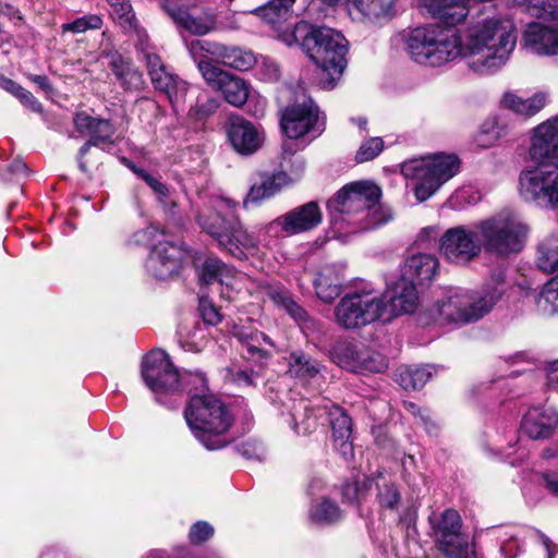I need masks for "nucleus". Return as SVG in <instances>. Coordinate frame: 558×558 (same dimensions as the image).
<instances>
[{
  "label": "nucleus",
  "mask_w": 558,
  "mask_h": 558,
  "mask_svg": "<svg viewBox=\"0 0 558 558\" xmlns=\"http://www.w3.org/2000/svg\"><path fill=\"white\" fill-rule=\"evenodd\" d=\"M517 43L512 21L496 15H478L464 31L462 45L468 66L480 75L495 73L506 64Z\"/></svg>",
  "instance_id": "f257e3e1"
},
{
  "label": "nucleus",
  "mask_w": 558,
  "mask_h": 558,
  "mask_svg": "<svg viewBox=\"0 0 558 558\" xmlns=\"http://www.w3.org/2000/svg\"><path fill=\"white\" fill-rule=\"evenodd\" d=\"M279 36L288 46L301 40L303 50L319 70L320 87L332 89L336 86L347 66L348 41L340 33L299 22L293 28L287 26Z\"/></svg>",
  "instance_id": "f03ea898"
},
{
  "label": "nucleus",
  "mask_w": 558,
  "mask_h": 558,
  "mask_svg": "<svg viewBox=\"0 0 558 558\" xmlns=\"http://www.w3.org/2000/svg\"><path fill=\"white\" fill-rule=\"evenodd\" d=\"M404 47L412 60L428 66H441L465 57L462 37L454 27H416L407 35Z\"/></svg>",
  "instance_id": "7ed1b4c3"
},
{
  "label": "nucleus",
  "mask_w": 558,
  "mask_h": 558,
  "mask_svg": "<svg viewBox=\"0 0 558 558\" xmlns=\"http://www.w3.org/2000/svg\"><path fill=\"white\" fill-rule=\"evenodd\" d=\"M505 292V274L499 270L492 275L477 296L456 293L435 305L437 319L441 324H469L489 313Z\"/></svg>",
  "instance_id": "20e7f679"
},
{
  "label": "nucleus",
  "mask_w": 558,
  "mask_h": 558,
  "mask_svg": "<svg viewBox=\"0 0 558 558\" xmlns=\"http://www.w3.org/2000/svg\"><path fill=\"white\" fill-rule=\"evenodd\" d=\"M476 230L482 250L490 255L507 258L523 250L530 228L518 214L502 210L478 221Z\"/></svg>",
  "instance_id": "39448f33"
},
{
  "label": "nucleus",
  "mask_w": 558,
  "mask_h": 558,
  "mask_svg": "<svg viewBox=\"0 0 558 558\" xmlns=\"http://www.w3.org/2000/svg\"><path fill=\"white\" fill-rule=\"evenodd\" d=\"M197 222L218 246L242 260L258 251L259 240L235 217L226 218L218 213L198 215Z\"/></svg>",
  "instance_id": "423d86ee"
},
{
  "label": "nucleus",
  "mask_w": 558,
  "mask_h": 558,
  "mask_svg": "<svg viewBox=\"0 0 558 558\" xmlns=\"http://www.w3.org/2000/svg\"><path fill=\"white\" fill-rule=\"evenodd\" d=\"M459 166L460 161L456 155L438 154L405 163L403 172L416 180L414 195L418 202H424L456 175Z\"/></svg>",
  "instance_id": "0eeeda50"
},
{
  "label": "nucleus",
  "mask_w": 558,
  "mask_h": 558,
  "mask_svg": "<svg viewBox=\"0 0 558 558\" xmlns=\"http://www.w3.org/2000/svg\"><path fill=\"white\" fill-rule=\"evenodd\" d=\"M386 308L385 298L373 290L353 291L340 299L333 316L341 328L354 330L380 319Z\"/></svg>",
  "instance_id": "6e6552de"
},
{
  "label": "nucleus",
  "mask_w": 558,
  "mask_h": 558,
  "mask_svg": "<svg viewBox=\"0 0 558 558\" xmlns=\"http://www.w3.org/2000/svg\"><path fill=\"white\" fill-rule=\"evenodd\" d=\"M141 373L157 402L173 407V400L180 392V375L169 355L160 349L151 350L142 362Z\"/></svg>",
  "instance_id": "1a4fd4ad"
},
{
  "label": "nucleus",
  "mask_w": 558,
  "mask_h": 558,
  "mask_svg": "<svg viewBox=\"0 0 558 558\" xmlns=\"http://www.w3.org/2000/svg\"><path fill=\"white\" fill-rule=\"evenodd\" d=\"M520 194L529 203L543 208L558 205V167L538 165L524 169L519 179Z\"/></svg>",
  "instance_id": "9d476101"
},
{
  "label": "nucleus",
  "mask_w": 558,
  "mask_h": 558,
  "mask_svg": "<svg viewBox=\"0 0 558 558\" xmlns=\"http://www.w3.org/2000/svg\"><path fill=\"white\" fill-rule=\"evenodd\" d=\"M323 219L319 206L308 202L277 217L259 228L263 240L269 243L279 238L292 236L315 229Z\"/></svg>",
  "instance_id": "9b49d317"
},
{
  "label": "nucleus",
  "mask_w": 558,
  "mask_h": 558,
  "mask_svg": "<svg viewBox=\"0 0 558 558\" xmlns=\"http://www.w3.org/2000/svg\"><path fill=\"white\" fill-rule=\"evenodd\" d=\"M280 125L290 138L296 140L306 135L316 138L325 131L326 121L325 117H320L314 100L304 96L302 101H295L282 110Z\"/></svg>",
  "instance_id": "f8f14e48"
},
{
  "label": "nucleus",
  "mask_w": 558,
  "mask_h": 558,
  "mask_svg": "<svg viewBox=\"0 0 558 558\" xmlns=\"http://www.w3.org/2000/svg\"><path fill=\"white\" fill-rule=\"evenodd\" d=\"M329 354L338 366L354 373H380L387 368L383 354L348 339L337 340Z\"/></svg>",
  "instance_id": "ddd939ff"
},
{
  "label": "nucleus",
  "mask_w": 558,
  "mask_h": 558,
  "mask_svg": "<svg viewBox=\"0 0 558 558\" xmlns=\"http://www.w3.org/2000/svg\"><path fill=\"white\" fill-rule=\"evenodd\" d=\"M381 190L376 184L368 181H360L347 184L337 194L333 199L328 202V208L341 216H348L349 222L363 216L367 207L374 205L380 199Z\"/></svg>",
  "instance_id": "4468645a"
},
{
  "label": "nucleus",
  "mask_w": 558,
  "mask_h": 558,
  "mask_svg": "<svg viewBox=\"0 0 558 558\" xmlns=\"http://www.w3.org/2000/svg\"><path fill=\"white\" fill-rule=\"evenodd\" d=\"M429 523L439 549L448 558H466L469 541L461 533L462 521L458 511L447 509L432 514Z\"/></svg>",
  "instance_id": "2eb2a0df"
},
{
  "label": "nucleus",
  "mask_w": 558,
  "mask_h": 558,
  "mask_svg": "<svg viewBox=\"0 0 558 558\" xmlns=\"http://www.w3.org/2000/svg\"><path fill=\"white\" fill-rule=\"evenodd\" d=\"M197 68L205 82L214 89L219 90L225 100L234 106L242 107L250 97V84L243 78L231 74L209 60H198Z\"/></svg>",
  "instance_id": "dca6fc26"
},
{
  "label": "nucleus",
  "mask_w": 558,
  "mask_h": 558,
  "mask_svg": "<svg viewBox=\"0 0 558 558\" xmlns=\"http://www.w3.org/2000/svg\"><path fill=\"white\" fill-rule=\"evenodd\" d=\"M440 251L444 256L451 263L464 265L482 251L476 223L473 228L459 226L448 229L440 240Z\"/></svg>",
  "instance_id": "f3484780"
},
{
  "label": "nucleus",
  "mask_w": 558,
  "mask_h": 558,
  "mask_svg": "<svg viewBox=\"0 0 558 558\" xmlns=\"http://www.w3.org/2000/svg\"><path fill=\"white\" fill-rule=\"evenodd\" d=\"M162 10L173 21L177 27L192 35L203 36L215 28V14L197 5H187L181 0H163Z\"/></svg>",
  "instance_id": "a211bd4d"
},
{
  "label": "nucleus",
  "mask_w": 558,
  "mask_h": 558,
  "mask_svg": "<svg viewBox=\"0 0 558 558\" xmlns=\"http://www.w3.org/2000/svg\"><path fill=\"white\" fill-rule=\"evenodd\" d=\"M73 124L80 134L89 136V140L78 150V168L86 173L87 166L83 158L92 146L112 145L116 128L110 120L99 116H90L86 111L75 113Z\"/></svg>",
  "instance_id": "6ab92c4d"
},
{
  "label": "nucleus",
  "mask_w": 558,
  "mask_h": 558,
  "mask_svg": "<svg viewBox=\"0 0 558 558\" xmlns=\"http://www.w3.org/2000/svg\"><path fill=\"white\" fill-rule=\"evenodd\" d=\"M530 157L538 165L558 167V116L534 129Z\"/></svg>",
  "instance_id": "aec40b11"
},
{
  "label": "nucleus",
  "mask_w": 558,
  "mask_h": 558,
  "mask_svg": "<svg viewBox=\"0 0 558 558\" xmlns=\"http://www.w3.org/2000/svg\"><path fill=\"white\" fill-rule=\"evenodd\" d=\"M147 71L155 89L163 93L172 105L184 100L187 84L168 71L158 54H147Z\"/></svg>",
  "instance_id": "412c9836"
},
{
  "label": "nucleus",
  "mask_w": 558,
  "mask_h": 558,
  "mask_svg": "<svg viewBox=\"0 0 558 558\" xmlns=\"http://www.w3.org/2000/svg\"><path fill=\"white\" fill-rule=\"evenodd\" d=\"M181 248L173 242H158L146 259V270L158 280L169 279L180 267Z\"/></svg>",
  "instance_id": "4be33fe9"
},
{
  "label": "nucleus",
  "mask_w": 558,
  "mask_h": 558,
  "mask_svg": "<svg viewBox=\"0 0 558 558\" xmlns=\"http://www.w3.org/2000/svg\"><path fill=\"white\" fill-rule=\"evenodd\" d=\"M194 437L207 449L216 450L236 438L231 421H186Z\"/></svg>",
  "instance_id": "5701e85b"
},
{
  "label": "nucleus",
  "mask_w": 558,
  "mask_h": 558,
  "mask_svg": "<svg viewBox=\"0 0 558 558\" xmlns=\"http://www.w3.org/2000/svg\"><path fill=\"white\" fill-rule=\"evenodd\" d=\"M227 134L234 150L245 156L254 154L263 142L256 126L241 117L229 120Z\"/></svg>",
  "instance_id": "b1692460"
},
{
  "label": "nucleus",
  "mask_w": 558,
  "mask_h": 558,
  "mask_svg": "<svg viewBox=\"0 0 558 558\" xmlns=\"http://www.w3.org/2000/svg\"><path fill=\"white\" fill-rule=\"evenodd\" d=\"M438 259L433 254L417 253L405 258L401 278L414 284L429 283L437 274Z\"/></svg>",
  "instance_id": "393cba45"
},
{
  "label": "nucleus",
  "mask_w": 558,
  "mask_h": 558,
  "mask_svg": "<svg viewBox=\"0 0 558 558\" xmlns=\"http://www.w3.org/2000/svg\"><path fill=\"white\" fill-rule=\"evenodd\" d=\"M523 40L524 46L536 54H558V31L542 23L529 24Z\"/></svg>",
  "instance_id": "a878e982"
},
{
  "label": "nucleus",
  "mask_w": 558,
  "mask_h": 558,
  "mask_svg": "<svg viewBox=\"0 0 558 558\" xmlns=\"http://www.w3.org/2000/svg\"><path fill=\"white\" fill-rule=\"evenodd\" d=\"M227 408L209 390L193 393L184 410V418H226Z\"/></svg>",
  "instance_id": "bb28decb"
},
{
  "label": "nucleus",
  "mask_w": 558,
  "mask_h": 558,
  "mask_svg": "<svg viewBox=\"0 0 558 558\" xmlns=\"http://www.w3.org/2000/svg\"><path fill=\"white\" fill-rule=\"evenodd\" d=\"M416 284L412 283L400 277L387 292L385 302L389 303L392 315L398 316L409 314L415 311L418 296L415 288Z\"/></svg>",
  "instance_id": "cd10ccee"
},
{
  "label": "nucleus",
  "mask_w": 558,
  "mask_h": 558,
  "mask_svg": "<svg viewBox=\"0 0 558 558\" xmlns=\"http://www.w3.org/2000/svg\"><path fill=\"white\" fill-rule=\"evenodd\" d=\"M423 5L435 17L446 24V27H454L468 15L466 0H422Z\"/></svg>",
  "instance_id": "c85d7f7f"
},
{
  "label": "nucleus",
  "mask_w": 558,
  "mask_h": 558,
  "mask_svg": "<svg viewBox=\"0 0 558 558\" xmlns=\"http://www.w3.org/2000/svg\"><path fill=\"white\" fill-rule=\"evenodd\" d=\"M343 275L335 266L322 268L314 280L317 296L325 303L333 302L343 291Z\"/></svg>",
  "instance_id": "c756f323"
},
{
  "label": "nucleus",
  "mask_w": 558,
  "mask_h": 558,
  "mask_svg": "<svg viewBox=\"0 0 558 558\" xmlns=\"http://www.w3.org/2000/svg\"><path fill=\"white\" fill-rule=\"evenodd\" d=\"M288 183V174L286 172L262 175L260 181L251 186L244 199V206L247 207L250 204L257 205L262 201L275 196Z\"/></svg>",
  "instance_id": "7c9ffc66"
},
{
  "label": "nucleus",
  "mask_w": 558,
  "mask_h": 558,
  "mask_svg": "<svg viewBox=\"0 0 558 558\" xmlns=\"http://www.w3.org/2000/svg\"><path fill=\"white\" fill-rule=\"evenodd\" d=\"M349 11L355 10L371 22L389 21L396 15L395 0H347Z\"/></svg>",
  "instance_id": "2f4dec72"
},
{
  "label": "nucleus",
  "mask_w": 558,
  "mask_h": 558,
  "mask_svg": "<svg viewBox=\"0 0 558 558\" xmlns=\"http://www.w3.org/2000/svg\"><path fill=\"white\" fill-rule=\"evenodd\" d=\"M295 0H269L255 10V14L271 25L274 29L283 31L282 25L291 17Z\"/></svg>",
  "instance_id": "473e14b6"
},
{
  "label": "nucleus",
  "mask_w": 558,
  "mask_h": 558,
  "mask_svg": "<svg viewBox=\"0 0 558 558\" xmlns=\"http://www.w3.org/2000/svg\"><path fill=\"white\" fill-rule=\"evenodd\" d=\"M216 59L223 65L233 68L239 71L250 70L256 62L251 51L243 50L238 47H214Z\"/></svg>",
  "instance_id": "72a5a7b5"
},
{
  "label": "nucleus",
  "mask_w": 558,
  "mask_h": 558,
  "mask_svg": "<svg viewBox=\"0 0 558 558\" xmlns=\"http://www.w3.org/2000/svg\"><path fill=\"white\" fill-rule=\"evenodd\" d=\"M535 263L543 272L551 274L558 270V234H551L538 243Z\"/></svg>",
  "instance_id": "f704fd0d"
},
{
  "label": "nucleus",
  "mask_w": 558,
  "mask_h": 558,
  "mask_svg": "<svg viewBox=\"0 0 558 558\" xmlns=\"http://www.w3.org/2000/svg\"><path fill=\"white\" fill-rule=\"evenodd\" d=\"M235 270L233 267L228 266L216 256H208L201 269L199 279L206 284L220 282L228 284V280L233 278Z\"/></svg>",
  "instance_id": "c9c22d12"
},
{
  "label": "nucleus",
  "mask_w": 558,
  "mask_h": 558,
  "mask_svg": "<svg viewBox=\"0 0 558 558\" xmlns=\"http://www.w3.org/2000/svg\"><path fill=\"white\" fill-rule=\"evenodd\" d=\"M506 107L514 112L532 117L539 112L546 105L547 95L544 93L535 94L534 96L523 99L514 94L508 93L502 99Z\"/></svg>",
  "instance_id": "e433bc0d"
},
{
  "label": "nucleus",
  "mask_w": 558,
  "mask_h": 558,
  "mask_svg": "<svg viewBox=\"0 0 558 558\" xmlns=\"http://www.w3.org/2000/svg\"><path fill=\"white\" fill-rule=\"evenodd\" d=\"M373 480L377 488V500L380 507L395 510L401 496L391 476L386 472L378 471Z\"/></svg>",
  "instance_id": "4c0bfd02"
},
{
  "label": "nucleus",
  "mask_w": 558,
  "mask_h": 558,
  "mask_svg": "<svg viewBox=\"0 0 558 558\" xmlns=\"http://www.w3.org/2000/svg\"><path fill=\"white\" fill-rule=\"evenodd\" d=\"M289 372L293 377L312 379L320 372V365L303 352H293L289 357Z\"/></svg>",
  "instance_id": "58836bf2"
},
{
  "label": "nucleus",
  "mask_w": 558,
  "mask_h": 558,
  "mask_svg": "<svg viewBox=\"0 0 558 558\" xmlns=\"http://www.w3.org/2000/svg\"><path fill=\"white\" fill-rule=\"evenodd\" d=\"M351 422L352 421H331L335 448L345 460H349L353 457Z\"/></svg>",
  "instance_id": "ea45409f"
},
{
  "label": "nucleus",
  "mask_w": 558,
  "mask_h": 558,
  "mask_svg": "<svg viewBox=\"0 0 558 558\" xmlns=\"http://www.w3.org/2000/svg\"><path fill=\"white\" fill-rule=\"evenodd\" d=\"M398 384L405 390H417L430 379L432 372L429 366L422 367H405L397 373Z\"/></svg>",
  "instance_id": "a19ab883"
},
{
  "label": "nucleus",
  "mask_w": 558,
  "mask_h": 558,
  "mask_svg": "<svg viewBox=\"0 0 558 558\" xmlns=\"http://www.w3.org/2000/svg\"><path fill=\"white\" fill-rule=\"evenodd\" d=\"M111 8L113 20L124 32L137 29V20L130 0H106Z\"/></svg>",
  "instance_id": "79ce46f5"
},
{
  "label": "nucleus",
  "mask_w": 558,
  "mask_h": 558,
  "mask_svg": "<svg viewBox=\"0 0 558 558\" xmlns=\"http://www.w3.org/2000/svg\"><path fill=\"white\" fill-rule=\"evenodd\" d=\"M391 218V210L378 201L367 207L363 216L355 218L353 223L360 225L362 230H371L387 223Z\"/></svg>",
  "instance_id": "37998d69"
},
{
  "label": "nucleus",
  "mask_w": 558,
  "mask_h": 558,
  "mask_svg": "<svg viewBox=\"0 0 558 558\" xmlns=\"http://www.w3.org/2000/svg\"><path fill=\"white\" fill-rule=\"evenodd\" d=\"M341 515L338 505L329 498L317 501L310 510L311 520L319 524H331L340 520Z\"/></svg>",
  "instance_id": "c03bdc74"
},
{
  "label": "nucleus",
  "mask_w": 558,
  "mask_h": 558,
  "mask_svg": "<svg viewBox=\"0 0 558 558\" xmlns=\"http://www.w3.org/2000/svg\"><path fill=\"white\" fill-rule=\"evenodd\" d=\"M180 375V392L175 396L173 403L186 392L191 398L193 393L206 392L209 390L207 378L202 372L183 371L179 372Z\"/></svg>",
  "instance_id": "a18cd8bd"
},
{
  "label": "nucleus",
  "mask_w": 558,
  "mask_h": 558,
  "mask_svg": "<svg viewBox=\"0 0 558 558\" xmlns=\"http://www.w3.org/2000/svg\"><path fill=\"white\" fill-rule=\"evenodd\" d=\"M537 305L546 315L558 313V275L549 279L543 286Z\"/></svg>",
  "instance_id": "49530a36"
},
{
  "label": "nucleus",
  "mask_w": 558,
  "mask_h": 558,
  "mask_svg": "<svg viewBox=\"0 0 558 558\" xmlns=\"http://www.w3.org/2000/svg\"><path fill=\"white\" fill-rule=\"evenodd\" d=\"M373 484V477H364L363 480L347 482L342 486V498L348 502L359 504L366 498Z\"/></svg>",
  "instance_id": "de8ad7c7"
},
{
  "label": "nucleus",
  "mask_w": 558,
  "mask_h": 558,
  "mask_svg": "<svg viewBox=\"0 0 558 558\" xmlns=\"http://www.w3.org/2000/svg\"><path fill=\"white\" fill-rule=\"evenodd\" d=\"M0 86L1 88L5 89L7 92L11 93L16 98H19L23 105L31 108L33 111H41L40 102L33 96L31 92L26 90L16 82L8 77L0 76Z\"/></svg>",
  "instance_id": "09e8293b"
},
{
  "label": "nucleus",
  "mask_w": 558,
  "mask_h": 558,
  "mask_svg": "<svg viewBox=\"0 0 558 558\" xmlns=\"http://www.w3.org/2000/svg\"><path fill=\"white\" fill-rule=\"evenodd\" d=\"M555 429V425L544 423L543 421H521L519 427L520 437H527L530 439L539 440L549 438Z\"/></svg>",
  "instance_id": "8fccbe9b"
},
{
  "label": "nucleus",
  "mask_w": 558,
  "mask_h": 558,
  "mask_svg": "<svg viewBox=\"0 0 558 558\" xmlns=\"http://www.w3.org/2000/svg\"><path fill=\"white\" fill-rule=\"evenodd\" d=\"M104 25L102 16L99 14H86L61 26L62 33L81 34L87 31L100 29Z\"/></svg>",
  "instance_id": "3c124183"
},
{
  "label": "nucleus",
  "mask_w": 558,
  "mask_h": 558,
  "mask_svg": "<svg viewBox=\"0 0 558 558\" xmlns=\"http://www.w3.org/2000/svg\"><path fill=\"white\" fill-rule=\"evenodd\" d=\"M270 298L278 306L286 310L296 322H305L307 319L306 312L291 298L289 292L284 290H274L270 293Z\"/></svg>",
  "instance_id": "603ef678"
},
{
  "label": "nucleus",
  "mask_w": 558,
  "mask_h": 558,
  "mask_svg": "<svg viewBox=\"0 0 558 558\" xmlns=\"http://www.w3.org/2000/svg\"><path fill=\"white\" fill-rule=\"evenodd\" d=\"M218 107V99L203 93L197 97L195 105L191 107L190 114L197 120H203L215 113Z\"/></svg>",
  "instance_id": "864d4df0"
},
{
  "label": "nucleus",
  "mask_w": 558,
  "mask_h": 558,
  "mask_svg": "<svg viewBox=\"0 0 558 558\" xmlns=\"http://www.w3.org/2000/svg\"><path fill=\"white\" fill-rule=\"evenodd\" d=\"M384 149V141L381 137H371L363 142L355 155L357 162H365L377 157Z\"/></svg>",
  "instance_id": "5fc2aeb1"
},
{
  "label": "nucleus",
  "mask_w": 558,
  "mask_h": 558,
  "mask_svg": "<svg viewBox=\"0 0 558 558\" xmlns=\"http://www.w3.org/2000/svg\"><path fill=\"white\" fill-rule=\"evenodd\" d=\"M133 171L157 194L158 201L167 205L169 190L159 179L148 173L145 169L133 168Z\"/></svg>",
  "instance_id": "6e6d98bb"
},
{
  "label": "nucleus",
  "mask_w": 558,
  "mask_h": 558,
  "mask_svg": "<svg viewBox=\"0 0 558 558\" xmlns=\"http://www.w3.org/2000/svg\"><path fill=\"white\" fill-rule=\"evenodd\" d=\"M117 80L125 90H137L143 86V75L133 65L126 69Z\"/></svg>",
  "instance_id": "4d7b16f0"
},
{
  "label": "nucleus",
  "mask_w": 558,
  "mask_h": 558,
  "mask_svg": "<svg viewBox=\"0 0 558 558\" xmlns=\"http://www.w3.org/2000/svg\"><path fill=\"white\" fill-rule=\"evenodd\" d=\"M214 535V527L205 521H198L191 526L189 538L193 544H201Z\"/></svg>",
  "instance_id": "13d9d810"
},
{
  "label": "nucleus",
  "mask_w": 558,
  "mask_h": 558,
  "mask_svg": "<svg viewBox=\"0 0 558 558\" xmlns=\"http://www.w3.org/2000/svg\"><path fill=\"white\" fill-rule=\"evenodd\" d=\"M499 138V131L494 124H484L475 136V143L481 148H488L495 145Z\"/></svg>",
  "instance_id": "bf43d9fd"
},
{
  "label": "nucleus",
  "mask_w": 558,
  "mask_h": 558,
  "mask_svg": "<svg viewBox=\"0 0 558 558\" xmlns=\"http://www.w3.org/2000/svg\"><path fill=\"white\" fill-rule=\"evenodd\" d=\"M198 308L206 324L215 326L220 323L221 315L218 308L208 299L201 298Z\"/></svg>",
  "instance_id": "052dcab7"
},
{
  "label": "nucleus",
  "mask_w": 558,
  "mask_h": 558,
  "mask_svg": "<svg viewBox=\"0 0 558 558\" xmlns=\"http://www.w3.org/2000/svg\"><path fill=\"white\" fill-rule=\"evenodd\" d=\"M534 7H539L535 14L541 17L558 20V0H531Z\"/></svg>",
  "instance_id": "680f3d73"
},
{
  "label": "nucleus",
  "mask_w": 558,
  "mask_h": 558,
  "mask_svg": "<svg viewBox=\"0 0 558 558\" xmlns=\"http://www.w3.org/2000/svg\"><path fill=\"white\" fill-rule=\"evenodd\" d=\"M107 57H110L109 65L116 78L120 77L126 69L132 66L131 62L117 52L107 53Z\"/></svg>",
  "instance_id": "e2e57ef3"
},
{
  "label": "nucleus",
  "mask_w": 558,
  "mask_h": 558,
  "mask_svg": "<svg viewBox=\"0 0 558 558\" xmlns=\"http://www.w3.org/2000/svg\"><path fill=\"white\" fill-rule=\"evenodd\" d=\"M242 453L248 459L263 460L266 457V450L260 442H245L242 446Z\"/></svg>",
  "instance_id": "0e129e2a"
},
{
  "label": "nucleus",
  "mask_w": 558,
  "mask_h": 558,
  "mask_svg": "<svg viewBox=\"0 0 558 558\" xmlns=\"http://www.w3.org/2000/svg\"><path fill=\"white\" fill-rule=\"evenodd\" d=\"M289 428L296 436H307L316 429V423L315 421H289Z\"/></svg>",
  "instance_id": "69168bd1"
},
{
  "label": "nucleus",
  "mask_w": 558,
  "mask_h": 558,
  "mask_svg": "<svg viewBox=\"0 0 558 558\" xmlns=\"http://www.w3.org/2000/svg\"><path fill=\"white\" fill-rule=\"evenodd\" d=\"M324 412L315 414L317 418H320L323 416H328V418H343L347 416L345 412L340 408L339 405L333 404L332 402L328 401L326 404L320 409Z\"/></svg>",
  "instance_id": "338daca9"
},
{
  "label": "nucleus",
  "mask_w": 558,
  "mask_h": 558,
  "mask_svg": "<svg viewBox=\"0 0 558 558\" xmlns=\"http://www.w3.org/2000/svg\"><path fill=\"white\" fill-rule=\"evenodd\" d=\"M284 162L289 165L290 174L298 179L305 169V161L301 156H291L290 158L284 157Z\"/></svg>",
  "instance_id": "774afa93"
}]
</instances>
